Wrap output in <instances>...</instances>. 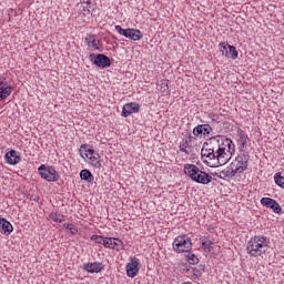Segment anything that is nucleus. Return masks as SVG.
I'll return each instance as SVG.
<instances>
[{
    "label": "nucleus",
    "mask_w": 284,
    "mask_h": 284,
    "mask_svg": "<svg viewBox=\"0 0 284 284\" xmlns=\"http://www.w3.org/2000/svg\"><path fill=\"white\" fill-rule=\"evenodd\" d=\"M235 152L234 142L223 135H215L210 139L201 151L203 163L209 168H219V165H225L232 154Z\"/></svg>",
    "instance_id": "1"
},
{
    "label": "nucleus",
    "mask_w": 284,
    "mask_h": 284,
    "mask_svg": "<svg viewBox=\"0 0 284 284\" xmlns=\"http://www.w3.org/2000/svg\"><path fill=\"white\" fill-rule=\"evenodd\" d=\"M267 250H270V239L266 236H254L251 237V240L247 242L246 245V252L250 254V256H253L254 258H263L265 254H267Z\"/></svg>",
    "instance_id": "2"
},
{
    "label": "nucleus",
    "mask_w": 284,
    "mask_h": 284,
    "mask_svg": "<svg viewBox=\"0 0 284 284\" xmlns=\"http://www.w3.org/2000/svg\"><path fill=\"white\" fill-rule=\"evenodd\" d=\"M184 174L194 181V183H200L201 185H207L212 183V175L207 174L205 171H201L195 164H185Z\"/></svg>",
    "instance_id": "3"
},
{
    "label": "nucleus",
    "mask_w": 284,
    "mask_h": 284,
    "mask_svg": "<svg viewBox=\"0 0 284 284\" xmlns=\"http://www.w3.org/2000/svg\"><path fill=\"white\" fill-rule=\"evenodd\" d=\"M247 165H250V154L245 151H241L230 164V168L232 170V174H235L236 176V174H243V172L247 170Z\"/></svg>",
    "instance_id": "4"
},
{
    "label": "nucleus",
    "mask_w": 284,
    "mask_h": 284,
    "mask_svg": "<svg viewBox=\"0 0 284 284\" xmlns=\"http://www.w3.org/2000/svg\"><path fill=\"white\" fill-rule=\"evenodd\" d=\"M173 250L176 254H183L192 251V239L187 235H179L173 241Z\"/></svg>",
    "instance_id": "5"
},
{
    "label": "nucleus",
    "mask_w": 284,
    "mask_h": 284,
    "mask_svg": "<svg viewBox=\"0 0 284 284\" xmlns=\"http://www.w3.org/2000/svg\"><path fill=\"white\" fill-rule=\"evenodd\" d=\"M40 176L48 181L49 183L59 181V172L53 166L41 165L38 169Z\"/></svg>",
    "instance_id": "6"
},
{
    "label": "nucleus",
    "mask_w": 284,
    "mask_h": 284,
    "mask_svg": "<svg viewBox=\"0 0 284 284\" xmlns=\"http://www.w3.org/2000/svg\"><path fill=\"white\" fill-rule=\"evenodd\" d=\"M90 61H92V63L97 65V68H102V70H105V68H110L111 65L110 58L102 53L98 55L94 53H91Z\"/></svg>",
    "instance_id": "7"
},
{
    "label": "nucleus",
    "mask_w": 284,
    "mask_h": 284,
    "mask_svg": "<svg viewBox=\"0 0 284 284\" xmlns=\"http://www.w3.org/2000/svg\"><path fill=\"white\" fill-rule=\"evenodd\" d=\"M139 265H141V262L136 257L131 258V262L126 264V275L129 278H134L139 274Z\"/></svg>",
    "instance_id": "8"
},
{
    "label": "nucleus",
    "mask_w": 284,
    "mask_h": 284,
    "mask_svg": "<svg viewBox=\"0 0 284 284\" xmlns=\"http://www.w3.org/2000/svg\"><path fill=\"white\" fill-rule=\"evenodd\" d=\"M261 204L264 205V207H268L270 210H273V212H275V214H281V212H282L281 204H278V202H276V200H274V199L262 197Z\"/></svg>",
    "instance_id": "9"
},
{
    "label": "nucleus",
    "mask_w": 284,
    "mask_h": 284,
    "mask_svg": "<svg viewBox=\"0 0 284 284\" xmlns=\"http://www.w3.org/2000/svg\"><path fill=\"white\" fill-rule=\"evenodd\" d=\"M141 110V106L136 102L126 103L122 109V116L128 118L130 114H135Z\"/></svg>",
    "instance_id": "10"
},
{
    "label": "nucleus",
    "mask_w": 284,
    "mask_h": 284,
    "mask_svg": "<svg viewBox=\"0 0 284 284\" xmlns=\"http://www.w3.org/2000/svg\"><path fill=\"white\" fill-rule=\"evenodd\" d=\"M103 263L93 262L83 264V270L89 272V274H99V272H103Z\"/></svg>",
    "instance_id": "11"
},
{
    "label": "nucleus",
    "mask_w": 284,
    "mask_h": 284,
    "mask_svg": "<svg viewBox=\"0 0 284 284\" xmlns=\"http://www.w3.org/2000/svg\"><path fill=\"white\" fill-rule=\"evenodd\" d=\"M4 159L9 165H17V163L21 162V156L17 155L14 150L7 152Z\"/></svg>",
    "instance_id": "12"
},
{
    "label": "nucleus",
    "mask_w": 284,
    "mask_h": 284,
    "mask_svg": "<svg viewBox=\"0 0 284 284\" xmlns=\"http://www.w3.org/2000/svg\"><path fill=\"white\" fill-rule=\"evenodd\" d=\"M12 230H13L12 224L4 217H0V234H4V236H9Z\"/></svg>",
    "instance_id": "13"
},
{
    "label": "nucleus",
    "mask_w": 284,
    "mask_h": 284,
    "mask_svg": "<svg viewBox=\"0 0 284 284\" xmlns=\"http://www.w3.org/2000/svg\"><path fill=\"white\" fill-rule=\"evenodd\" d=\"M12 94V87H8L4 81L0 82V100L4 101Z\"/></svg>",
    "instance_id": "14"
},
{
    "label": "nucleus",
    "mask_w": 284,
    "mask_h": 284,
    "mask_svg": "<svg viewBox=\"0 0 284 284\" xmlns=\"http://www.w3.org/2000/svg\"><path fill=\"white\" fill-rule=\"evenodd\" d=\"M237 145L240 148V152H245V149L247 148V134L243 131L237 132Z\"/></svg>",
    "instance_id": "15"
},
{
    "label": "nucleus",
    "mask_w": 284,
    "mask_h": 284,
    "mask_svg": "<svg viewBox=\"0 0 284 284\" xmlns=\"http://www.w3.org/2000/svg\"><path fill=\"white\" fill-rule=\"evenodd\" d=\"M85 43L89 48H94L95 50H99V45H101V41L92 33L87 36Z\"/></svg>",
    "instance_id": "16"
},
{
    "label": "nucleus",
    "mask_w": 284,
    "mask_h": 284,
    "mask_svg": "<svg viewBox=\"0 0 284 284\" xmlns=\"http://www.w3.org/2000/svg\"><path fill=\"white\" fill-rule=\"evenodd\" d=\"M190 143H192V134H187L185 139L182 140V143H180V152H184V154H190L187 149L190 148Z\"/></svg>",
    "instance_id": "17"
},
{
    "label": "nucleus",
    "mask_w": 284,
    "mask_h": 284,
    "mask_svg": "<svg viewBox=\"0 0 284 284\" xmlns=\"http://www.w3.org/2000/svg\"><path fill=\"white\" fill-rule=\"evenodd\" d=\"M126 39H131V41H140V39H143V33H141L139 29H129Z\"/></svg>",
    "instance_id": "18"
},
{
    "label": "nucleus",
    "mask_w": 284,
    "mask_h": 284,
    "mask_svg": "<svg viewBox=\"0 0 284 284\" xmlns=\"http://www.w3.org/2000/svg\"><path fill=\"white\" fill-rule=\"evenodd\" d=\"M80 179L82 181H87V183H92V181H94V175H92V172H90V170L84 169L80 172Z\"/></svg>",
    "instance_id": "19"
},
{
    "label": "nucleus",
    "mask_w": 284,
    "mask_h": 284,
    "mask_svg": "<svg viewBox=\"0 0 284 284\" xmlns=\"http://www.w3.org/2000/svg\"><path fill=\"white\" fill-rule=\"evenodd\" d=\"M229 50L225 51L224 57H227L229 59L236 60L239 59V51H236V47L234 45H227Z\"/></svg>",
    "instance_id": "20"
},
{
    "label": "nucleus",
    "mask_w": 284,
    "mask_h": 284,
    "mask_svg": "<svg viewBox=\"0 0 284 284\" xmlns=\"http://www.w3.org/2000/svg\"><path fill=\"white\" fill-rule=\"evenodd\" d=\"M216 176L219 179H230L232 176H236V174L232 173V168L229 166L226 170H222L219 173H216Z\"/></svg>",
    "instance_id": "21"
},
{
    "label": "nucleus",
    "mask_w": 284,
    "mask_h": 284,
    "mask_svg": "<svg viewBox=\"0 0 284 284\" xmlns=\"http://www.w3.org/2000/svg\"><path fill=\"white\" fill-rule=\"evenodd\" d=\"M83 150L85 151V158L87 159H91V158H93V156H95V151L94 150H91V149H88V145L87 144H82L81 146H80V150H79V152H80V154H83Z\"/></svg>",
    "instance_id": "22"
},
{
    "label": "nucleus",
    "mask_w": 284,
    "mask_h": 284,
    "mask_svg": "<svg viewBox=\"0 0 284 284\" xmlns=\"http://www.w3.org/2000/svg\"><path fill=\"white\" fill-rule=\"evenodd\" d=\"M89 163L90 165L99 170L101 168V160L99 153H95L91 159H89Z\"/></svg>",
    "instance_id": "23"
},
{
    "label": "nucleus",
    "mask_w": 284,
    "mask_h": 284,
    "mask_svg": "<svg viewBox=\"0 0 284 284\" xmlns=\"http://www.w3.org/2000/svg\"><path fill=\"white\" fill-rule=\"evenodd\" d=\"M111 250H116V252H120V250H123V242L113 237Z\"/></svg>",
    "instance_id": "24"
},
{
    "label": "nucleus",
    "mask_w": 284,
    "mask_h": 284,
    "mask_svg": "<svg viewBox=\"0 0 284 284\" xmlns=\"http://www.w3.org/2000/svg\"><path fill=\"white\" fill-rule=\"evenodd\" d=\"M274 181L278 187H282L284 190V176L281 175V172L275 173Z\"/></svg>",
    "instance_id": "25"
},
{
    "label": "nucleus",
    "mask_w": 284,
    "mask_h": 284,
    "mask_svg": "<svg viewBox=\"0 0 284 284\" xmlns=\"http://www.w3.org/2000/svg\"><path fill=\"white\" fill-rule=\"evenodd\" d=\"M49 216L51 221H54V223H63L64 221L63 215L59 213H51Z\"/></svg>",
    "instance_id": "26"
},
{
    "label": "nucleus",
    "mask_w": 284,
    "mask_h": 284,
    "mask_svg": "<svg viewBox=\"0 0 284 284\" xmlns=\"http://www.w3.org/2000/svg\"><path fill=\"white\" fill-rule=\"evenodd\" d=\"M202 247H203L204 252H212V250H214L213 243L210 240L203 241Z\"/></svg>",
    "instance_id": "27"
},
{
    "label": "nucleus",
    "mask_w": 284,
    "mask_h": 284,
    "mask_svg": "<svg viewBox=\"0 0 284 284\" xmlns=\"http://www.w3.org/2000/svg\"><path fill=\"white\" fill-rule=\"evenodd\" d=\"M186 258L190 265H199V257H196V255L189 253Z\"/></svg>",
    "instance_id": "28"
},
{
    "label": "nucleus",
    "mask_w": 284,
    "mask_h": 284,
    "mask_svg": "<svg viewBox=\"0 0 284 284\" xmlns=\"http://www.w3.org/2000/svg\"><path fill=\"white\" fill-rule=\"evenodd\" d=\"M115 30L116 32H119V34H121L122 37H125V39H128V34L130 32V29H123L121 26H115Z\"/></svg>",
    "instance_id": "29"
},
{
    "label": "nucleus",
    "mask_w": 284,
    "mask_h": 284,
    "mask_svg": "<svg viewBox=\"0 0 284 284\" xmlns=\"http://www.w3.org/2000/svg\"><path fill=\"white\" fill-rule=\"evenodd\" d=\"M115 30L116 32H119V34H121L122 37H125V39H128V34L130 32V29H123L121 26H115Z\"/></svg>",
    "instance_id": "30"
},
{
    "label": "nucleus",
    "mask_w": 284,
    "mask_h": 284,
    "mask_svg": "<svg viewBox=\"0 0 284 284\" xmlns=\"http://www.w3.org/2000/svg\"><path fill=\"white\" fill-rule=\"evenodd\" d=\"M91 241H94L95 243H99L100 245H104L105 237H103L102 235H92Z\"/></svg>",
    "instance_id": "31"
},
{
    "label": "nucleus",
    "mask_w": 284,
    "mask_h": 284,
    "mask_svg": "<svg viewBox=\"0 0 284 284\" xmlns=\"http://www.w3.org/2000/svg\"><path fill=\"white\" fill-rule=\"evenodd\" d=\"M194 136H200V134H203V124H199L193 129Z\"/></svg>",
    "instance_id": "32"
},
{
    "label": "nucleus",
    "mask_w": 284,
    "mask_h": 284,
    "mask_svg": "<svg viewBox=\"0 0 284 284\" xmlns=\"http://www.w3.org/2000/svg\"><path fill=\"white\" fill-rule=\"evenodd\" d=\"M202 134L210 135L212 133V126L210 124H202Z\"/></svg>",
    "instance_id": "33"
},
{
    "label": "nucleus",
    "mask_w": 284,
    "mask_h": 284,
    "mask_svg": "<svg viewBox=\"0 0 284 284\" xmlns=\"http://www.w3.org/2000/svg\"><path fill=\"white\" fill-rule=\"evenodd\" d=\"M67 230H69L71 234H78L79 232V230L77 229V226H74V224H67Z\"/></svg>",
    "instance_id": "34"
},
{
    "label": "nucleus",
    "mask_w": 284,
    "mask_h": 284,
    "mask_svg": "<svg viewBox=\"0 0 284 284\" xmlns=\"http://www.w3.org/2000/svg\"><path fill=\"white\" fill-rule=\"evenodd\" d=\"M112 241H114V237H104V247H110L112 250Z\"/></svg>",
    "instance_id": "35"
},
{
    "label": "nucleus",
    "mask_w": 284,
    "mask_h": 284,
    "mask_svg": "<svg viewBox=\"0 0 284 284\" xmlns=\"http://www.w3.org/2000/svg\"><path fill=\"white\" fill-rule=\"evenodd\" d=\"M219 50H220V52H222V54L225 55V52H227V44H225V42H221L219 44Z\"/></svg>",
    "instance_id": "36"
},
{
    "label": "nucleus",
    "mask_w": 284,
    "mask_h": 284,
    "mask_svg": "<svg viewBox=\"0 0 284 284\" xmlns=\"http://www.w3.org/2000/svg\"><path fill=\"white\" fill-rule=\"evenodd\" d=\"M183 284H192V282H185V283H183Z\"/></svg>",
    "instance_id": "37"
}]
</instances>
